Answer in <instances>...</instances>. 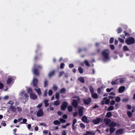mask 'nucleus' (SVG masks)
<instances>
[{
  "label": "nucleus",
  "instance_id": "nucleus-12",
  "mask_svg": "<svg viewBox=\"0 0 135 135\" xmlns=\"http://www.w3.org/2000/svg\"><path fill=\"white\" fill-rule=\"evenodd\" d=\"M72 105L74 108H76L78 107V103L76 100L74 99L73 100Z\"/></svg>",
  "mask_w": 135,
  "mask_h": 135
},
{
  "label": "nucleus",
  "instance_id": "nucleus-60",
  "mask_svg": "<svg viewBox=\"0 0 135 135\" xmlns=\"http://www.w3.org/2000/svg\"><path fill=\"white\" fill-rule=\"evenodd\" d=\"M86 49H82L81 50V49H79L78 51V53H80L81 52V51H83V50H85L86 51Z\"/></svg>",
  "mask_w": 135,
  "mask_h": 135
},
{
  "label": "nucleus",
  "instance_id": "nucleus-16",
  "mask_svg": "<svg viewBox=\"0 0 135 135\" xmlns=\"http://www.w3.org/2000/svg\"><path fill=\"white\" fill-rule=\"evenodd\" d=\"M125 88L124 86H120L119 89L118 91L119 93H121L123 92L125 90Z\"/></svg>",
  "mask_w": 135,
  "mask_h": 135
},
{
  "label": "nucleus",
  "instance_id": "nucleus-38",
  "mask_svg": "<svg viewBox=\"0 0 135 135\" xmlns=\"http://www.w3.org/2000/svg\"><path fill=\"white\" fill-rule=\"evenodd\" d=\"M60 104V102L58 100H57L56 101L54 102V105H56V106H58Z\"/></svg>",
  "mask_w": 135,
  "mask_h": 135
},
{
  "label": "nucleus",
  "instance_id": "nucleus-47",
  "mask_svg": "<svg viewBox=\"0 0 135 135\" xmlns=\"http://www.w3.org/2000/svg\"><path fill=\"white\" fill-rule=\"evenodd\" d=\"M77 122V120L76 119H74L73 120V123H72V125L73 126H74V125H75V124Z\"/></svg>",
  "mask_w": 135,
  "mask_h": 135
},
{
  "label": "nucleus",
  "instance_id": "nucleus-53",
  "mask_svg": "<svg viewBox=\"0 0 135 135\" xmlns=\"http://www.w3.org/2000/svg\"><path fill=\"white\" fill-rule=\"evenodd\" d=\"M102 88V87H101V88H98V89L97 90V91L99 94H100L101 92V89Z\"/></svg>",
  "mask_w": 135,
  "mask_h": 135
},
{
  "label": "nucleus",
  "instance_id": "nucleus-3",
  "mask_svg": "<svg viewBox=\"0 0 135 135\" xmlns=\"http://www.w3.org/2000/svg\"><path fill=\"white\" fill-rule=\"evenodd\" d=\"M20 94L21 96V99L22 100L26 102L28 100V96L24 91L21 92Z\"/></svg>",
  "mask_w": 135,
  "mask_h": 135
},
{
  "label": "nucleus",
  "instance_id": "nucleus-40",
  "mask_svg": "<svg viewBox=\"0 0 135 135\" xmlns=\"http://www.w3.org/2000/svg\"><path fill=\"white\" fill-rule=\"evenodd\" d=\"M123 50L124 51H127L129 50V49L126 46H124L123 47Z\"/></svg>",
  "mask_w": 135,
  "mask_h": 135
},
{
  "label": "nucleus",
  "instance_id": "nucleus-51",
  "mask_svg": "<svg viewBox=\"0 0 135 135\" xmlns=\"http://www.w3.org/2000/svg\"><path fill=\"white\" fill-rule=\"evenodd\" d=\"M65 64L63 63L62 62L60 64V68L61 69H63L64 68V66Z\"/></svg>",
  "mask_w": 135,
  "mask_h": 135
},
{
  "label": "nucleus",
  "instance_id": "nucleus-50",
  "mask_svg": "<svg viewBox=\"0 0 135 135\" xmlns=\"http://www.w3.org/2000/svg\"><path fill=\"white\" fill-rule=\"evenodd\" d=\"M114 40V38L113 37H111L110 39L109 42L111 44L113 42Z\"/></svg>",
  "mask_w": 135,
  "mask_h": 135
},
{
  "label": "nucleus",
  "instance_id": "nucleus-31",
  "mask_svg": "<svg viewBox=\"0 0 135 135\" xmlns=\"http://www.w3.org/2000/svg\"><path fill=\"white\" fill-rule=\"evenodd\" d=\"M119 82L120 83H124L125 81V78H121L119 80Z\"/></svg>",
  "mask_w": 135,
  "mask_h": 135
},
{
  "label": "nucleus",
  "instance_id": "nucleus-1",
  "mask_svg": "<svg viewBox=\"0 0 135 135\" xmlns=\"http://www.w3.org/2000/svg\"><path fill=\"white\" fill-rule=\"evenodd\" d=\"M42 68L41 66L40 65H36V64L34 65L33 68L32 69V72L34 75L38 76L40 74L39 70Z\"/></svg>",
  "mask_w": 135,
  "mask_h": 135
},
{
  "label": "nucleus",
  "instance_id": "nucleus-15",
  "mask_svg": "<svg viewBox=\"0 0 135 135\" xmlns=\"http://www.w3.org/2000/svg\"><path fill=\"white\" fill-rule=\"evenodd\" d=\"M104 122L106 126H108L111 122V120L110 119H104Z\"/></svg>",
  "mask_w": 135,
  "mask_h": 135
},
{
  "label": "nucleus",
  "instance_id": "nucleus-56",
  "mask_svg": "<svg viewBox=\"0 0 135 135\" xmlns=\"http://www.w3.org/2000/svg\"><path fill=\"white\" fill-rule=\"evenodd\" d=\"M16 109L18 112H21L22 111V109L20 107H17Z\"/></svg>",
  "mask_w": 135,
  "mask_h": 135
},
{
  "label": "nucleus",
  "instance_id": "nucleus-48",
  "mask_svg": "<svg viewBox=\"0 0 135 135\" xmlns=\"http://www.w3.org/2000/svg\"><path fill=\"white\" fill-rule=\"evenodd\" d=\"M58 87L55 85H54L53 86V90L54 91H56L58 89Z\"/></svg>",
  "mask_w": 135,
  "mask_h": 135
},
{
  "label": "nucleus",
  "instance_id": "nucleus-13",
  "mask_svg": "<svg viewBox=\"0 0 135 135\" xmlns=\"http://www.w3.org/2000/svg\"><path fill=\"white\" fill-rule=\"evenodd\" d=\"M117 124L115 122H112L110 123L109 127L114 128L116 126Z\"/></svg>",
  "mask_w": 135,
  "mask_h": 135
},
{
  "label": "nucleus",
  "instance_id": "nucleus-59",
  "mask_svg": "<svg viewBox=\"0 0 135 135\" xmlns=\"http://www.w3.org/2000/svg\"><path fill=\"white\" fill-rule=\"evenodd\" d=\"M52 94V91L51 90H49L48 92V94L49 96H51Z\"/></svg>",
  "mask_w": 135,
  "mask_h": 135
},
{
  "label": "nucleus",
  "instance_id": "nucleus-35",
  "mask_svg": "<svg viewBox=\"0 0 135 135\" xmlns=\"http://www.w3.org/2000/svg\"><path fill=\"white\" fill-rule=\"evenodd\" d=\"M114 109V107L113 106H109L107 109V111H110V110H113Z\"/></svg>",
  "mask_w": 135,
  "mask_h": 135
},
{
  "label": "nucleus",
  "instance_id": "nucleus-62",
  "mask_svg": "<svg viewBox=\"0 0 135 135\" xmlns=\"http://www.w3.org/2000/svg\"><path fill=\"white\" fill-rule=\"evenodd\" d=\"M113 89V88H112L111 89L107 88L106 89V91L107 92H110Z\"/></svg>",
  "mask_w": 135,
  "mask_h": 135
},
{
  "label": "nucleus",
  "instance_id": "nucleus-9",
  "mask_svg": "<svg viewBox=\"0 0 135 135\" xmlns=\"http://www.w3.org/2000/svg\"><path fill=\"white\" fill-rule=\"evenodd\" d=\"M91 100V99L90 98H89L86 99H84L83 101L84 104L88 105L89 104Z\"/></svg>",
  "mask_w": 135,
  "mask_h": 135
},
{
  "label": "nucleus",
  "instance_id": "nucleus-8",
  "mask_svg": "<svg viewBox=\"0 0 135 135\" xmlns=\"http://www.w3.org/2000/svg\"><path fill=\"white\" fill-rule=\"evenodd\" d=\"M124 132L123 129H120L117 130L115 133L116 135H119L122 134Z\"/></svg>",
  "mask_w": 135,
  "mask_h": 135
},
{
  "label": "nucleus",
  "instance_id": "nucleus-4",
  "mask_svg": "<svg viewBox=\"0 0 135 135\" xmlns=\"http://www.w3.org/2000/svg\"><path fill=\"white\" fill-rule=\"evenodd\" d=\"M125 42L128 45L133 44L135 42L134 39L132 37H129L126 40Z\"/></svg>",
  "mask_w": 135,
  "mask_h": 135
},
{
  "label": "nucleus",
  "instance_id": "nucleus-33",
  "mask_svg": "<svg viewBox=\"0 0 135 135\" xmlns=\"http://www.w3.org/2000/svg\"><path fill=\"white\" fill-rule=\"evenodd\" d=\"M68 109L69 112H71L73 110V107L69 105L68 107Z\"/></svg>",
  "mask_w": 135,
  "mask_h": 135
},
{
  "label": "nucleus",
  "instance_id": "nucleus-37",
  "mask_svg": "<svg viewBox=\"0 0 135 135\" xmlns=\"http://www.w3.org/2000/svg\"><path fill=\"white\" fill-rule=\"evenodd\" d=\"M115 100L116 102H119L120 101V98L118 97H116L115 98Z\"/></svg>",
  "mask_w": 135,
  "mask_h": 135
},
{
  "label": "nucleus",
  "instance_id": "nucleus-64",
  "mask_svg": "<svg viewBox=\"0 0 135 135\" xmlns=\"http://www.w3.org/2000/svg\"><path fill=\"white\" fill-rule=\"evenodd\" d=\"M63 118L65 119H66L68 118V116L66 114H65L63 115L62 116Z\"/></svg>",
  "mask_w": 135,
  "mask_h": 135
},
{
  "label": "nucleus",
  "instance_id": "nucleus-28",
  "mask_svg": "<svg viewBox=\"0 0 135 135\" xmlns=\"http://www.w3.org/2000/svg\"><path fill=\"white\" fill-rule=\"evenodd\" d=\"M89 89L91 93H93L94 92V89L92 86H90Z\"/></svg>",
  "mask_w": 135,
  "mask_h": 135
},
{
  "label": "nucleus",
  "instance_id": "nucleus-11",
  "mask_svg": "<svg viewBox=\"0 0 135 135\" xmlns=\"http://www.w3.org/2000/svg\"><path fill=\"white\" fill-rule=\"evenodd\" d=\"M81 120L83 122L87 123H88L89 122V121L85 116H84L82 117Z\"/></svg>",
  "mask_w": 135,
  "mask_h": 135
},
{
  "label": "nucleus",
  "instance_id": "nucleus-19",
  "mask_svg": "<svg viewBox=\"0 0 135 135\" xmlns=\"http://www.w3.org/2000/svg\"><path fill=\"white\" fill-rule=\"evenodd\" d=\"M34 90L37 92L38 94L39 95H41V91L40 89V88H38V89H36L35 88L34 89Z\"/></svg>",
  "mask_w": 135,
  "mask_h": 135
},
{
  "label": "nucleus",
  "instance_id": "nucleus-45",
  "mask_svg": "<svg viewBox=\"0 0 135 135\" xmlns=\"http://www.w3.org/2000/svg\"><path fill=\"white\" fill-rule=\"evenodd\" d=\"M32 90L31 88H29L28 89L27 92L29 94L31 93H32Z\"/></svg>",
  "mask_w": 135,
  "mask_h": 135
},
{
  "label": "nucleus",
  "instance_id": "nucleus-39",
  "mask_svg": "<svg viewBox=\"0 0 135 135\" xmlns=\"http://www.w3.org/2000/svg\"><path fill=\"white\" fill-rule=\"evenodd\" d=\"M70 123H67L66 124V125H63L62 126V128H66L67 126H68L70 125Z\"/></svg>",
  "mask_w": 135,
  "mask_h": 135
},
{
  "label": "nucleus",
  "instance_id": "nucleus-29",
  "mask_svg": "<svg viewBox=\"0 0 135 135\" xmlns=\"http://www.w3.org/2000/svg\"><path fill=\"white\" fill-rule=\"evenodd\" d=\"M86 133L90 135H95V133L94 132H92L91 131H86Z\"/></svg>",
  "mask_w": 135,
  "mask_h": 135
},
{
  "label": "nucleus",
  "instance_id": "nucleus-44",
  "mask_svg": "<svg viewBox=\"0 0 135 135\" xmlns=\"http://www.w3.org/2000/svg\"><path fill=\"white\" fill-rule=\"evenodd\" d=\"M7 104H10L11 105L10 106H12L14 104V102H13L12 101L10 100L7 103Z\"/></svg>",
  "mask_w": 135,
  "mask_h": 135
},
{
  "label": "nucleus",
  "instance_id": "nucleus-30",
  "mask_svg": "<svg viewBox=\"0 0 135 135\" xmlns=\"http://www.w3.org/2000/svg\"><path fill=\"white\" fill-rule=\"evenodd\" d=\"M66 89L65 88H62L60 91V93L61 94H64L65 93Z\"/></svg>",
  "mask_w": 135,
  "mask_h": 135
},
{
  "label": "nucleus",
  "instance_id": "nucleus-36",
  "mask_svg": "<svg viewBox=\"0 0 135 135\" xmlns=\"http://www.w3.org/2000/svg\"><path fill=\"white\" fill-rule=\"evenodd\" d=\"M116 31L118 33H120L122 32V29L121 28H118Z\"/></svg>",
  "mask_w": 135,
  "mask_h": 135
},
{
  "label": "nucleus",
  "instance_id": "nucleus-49",
  "mask_svg": "<svg viewBox=\"0 0 135 135\" xmlns=\"http://www.w3.org/2000/svg\"><path fill=\"white\" fill-rule=\"evenodd\" d=\"M27 122V119L24 118L23 119V122H21V124H25Z\"/></svg>",
  "mask_w": 135,
  "mask_h": 135
},
{
  "label": "nucleus",
  "instance_id": "nucleus-27",
  "mask_svg": "<svg viewBox=\"0 0 135 135\" xmlns=\"http://www.w3.org/2000/svg\"><path fill=\"white\" fill-rule=\"evenodd\" d=\"M48 101L47 99H45L44 100V102L46 107H47L49 105V103H48Z\"/></svg>",
  "mask_w": 135,
  "mask_h": 135
},
{
  "label": "nucleus",
  "instance_id": "nucleus-54",
  "mask_svg": "<svg viewBox=\"0 0 135 135\" xmlns=\"http://www.w3.org/2000/svg\"><path fill=\"white\" fill-rule=\"evenodd\" d=\"M62 135H67L66 131L65 130H63L61 133Z\"/></svg>",
  "mask_w": 135,
  "mask_h": 135
},
{
  "label": "nucleus",
  "instance_id": "nucleus-52",
  "mask_svg": "<svg viewBox=\"0 0 135 135\" xmlns=\"http://www.w3.org/2000/svg\"><path fill=\"white\" fill-rule=\"evenodd\" d=\"M119 41L122 43H124V40L120 38H118Z\"/></svg>",
  "mask_w": 135,
  "mask_h": 135
},
{
  "label": "nucleus",
  "instance_id": "nucleus-26",
  "mask_svg": "<svg viewBox=\"0 0 135 135\" xmlns=\"http://www.w3.org/2000/svg\"><path fill=\"white\" fill-rule=\"evenodd\" d=\"M53 123L55 125H60L61 124V122L58 120H55L54 121Z\"/></svg>",
  "mask_w": 135,
  "mask_h": 135
},
{
  "label": "nucleus",
  "instance_id": "nucleus-43",
  "mask_svg": "<svg viewBox=\"0 0 135 135\" xmlns=\"http://www.w3.org/2000/svg\"><path fill=\"white\" fill-rule=\"evenodd\" d=\"M127 114L128 116L129 117H131L132 116V113L130 111H128L127 112Z\"/></svg>",
  "mask_w": 135,
  "mask_h": 135
},
{
  "label": "nucleus",
  "instance_id": "nucleus-42",
  "mask_svg": "<svg viewBox=\"0 0 135 135\" xmlns=\"http://www.w3.org/2000/svg\"><path fill=\"white\" fill-rule=\"evenodd\" d=\"M44 86L45 87L47 86L48 84V81L47 80H45L44 82Z\"/></svg>",
  "mask_w": 135,
  "mask_h": 135
},
{
  "label": "nucleus",
  "instance_id": "nucleus-10",
  "mask_svg": "<svg viewBox=\"0 0 135 135\" xmlns=\"http://www.w3.org/2000/svg\"><path fill=\"white\" fill-rule=\"evenodd\" d=\"M101 120V118H98L92 120V122L94 124H99Z\"/></svg>",
  "mask_w": 135,
  "mask_h": 135
},
{
  "label": "nucleus",
  "instance_id": "nucleus-5",
  "mask_svg": "<svg viewBox=\"0 0 135 135\" xmlns=\"http://www.w3.org/2000/svg\"><path fill=\"white\" fill-rule=\"evenodd\" d=\"M38 82V80L35 78H34L32 80V84L34 87L37 88V84Z\"/></svg>",
  "mask_w": 135,
  "mask_h": 135
},
{
  "label": "nucleus",
  "instance_id": "nucleus-17",
  "mask_svg": "<svg viewBox=\"0 0 135 135\" xmlns=\"http://www.w3.org/2000/svg\"><path fill=\"white\" fill-rule=\"evenodd\" d=\"M82 108H80L78 110V113L80 117H81L83 115V107H82Z\"/></svg>",
  "mask_w": 135,
  "mask_h": 135
},
{
  "label": "nucleus",
  "instance_id": "nucleus-34",
  "mask_svg": "<svg viewBox=\"0 0 135 135\" xmlns=\"http://www.w3.org/2000/svg\"><path fill=\"white\" fill-rule=\"evenodd\" d=\"M60 95V94L58 92H57L56 93L55 97L58 100L59 99Z\"/></svg>",
  "mask_w": 135,
  "mask_h": 135
},
{
  "label": "nucleus",
  "instance_id": "nucleus-41",
  "mask_svg": "<svg viewBox=\"0 0 135 135\" xmlns=\"http://www.w3.org/2000/svg\"><path fill=\"white\" fill-rule=\"evenodd\" d=\"M80 126L81 128L84 129L85 128V126L84 124L83 123H80Z\"/></svg>",
  "mask_w": 135,
  "mask_h": 135
},
{
  "label": "nucleus",
  "instance_id": "nucleus-24",
  "mask_svg": "<svg viewBox=\"0 0 135 135\" xmlns=\"http://www.w3.org/2000/svg\"><path fill=\"white\" fill-rule=\"evenodd\" d=\"M78 80L81 83H84L85 82V80L84 78L81 77L78 78Z\"/></svg>",
  "mask_w": 135,
  "mask_h": 135
},
{
  "label": "nucleus",
  "instance_id": "nucleus-46",
  "mask_svg": "<svg viewBox=\"0 0 135 135\" xmlns=\"http://www.w3.org/2000/svg\"><path fill=\"white\" fill-rule=\"evenodd\" d=\"M84 63L86 65L88 66H90V65L89 63L88 62V61L87 60H85L84 61Z\"/></svg>",
  "mask_w": 135,
  "mask_h": 135
},
{
  "label": "nucleus",
  "instance_id": "nucleus-55",
  "mask_svg": "<svg viewBox=\"0 0 135 135\" xmlns=\"http://www.w3.org/2000/svg\"><path fill=\"white\" fill-rule=\"evenodd\" d=\"M64 74V71L60 72L59 73V77H60L63 76V75Z\"/></svg>",
  "mask_w": 135,
  "mask_h": 135
},
{
  "label": "nucleus",
  "instance_id": "nucleus-18",
  "mask_svg": "<svg viewBox=\"0 0 135 135\" xmlns=\"http://www.w3.org/2000/svg\"><path fill=\"white\" fill-rule=\"evenodd\" d=\"M9 109L13 112H15L16 111V108L14 106H10L9 107Z\"/></svg>",
  "mask_w": 135,
  "mask_h": 135
},
{
  "label": "nucleus",
  "instance_id": "nucleus-7",
  "mask_svg": "<svg viewBox=\"0 0 135 135\" xmlns=\"http://www.w3.org/2000/svg\"><path fill=\"white\" fill-rule=\"evenodd\" d=\"M44 115V112L41 109H40L37 113V115L38 117H41Z\"/></svg>",
  "mask_w": 135,
  "mask_h": 135
},
{
  "label": "nucleus",
  "instance_id": "nucleus-23",
  "mask_svg": "<svg viewBox=\"0 0 135 135\" xmlns=\"http://www.w3.org/2000/svg\"><path fill=\"white\" fill-rule=\"evenodd\" d=\"M112 115V113L111 112H108L106 115V117H108L110 118L111 117Z\"/></svg>",
  "mask_w": 135,
  "mask_h": 135
},
{
  "label": "nucleus",
  "instance_id": "nucleus-63",
  "mask_svg": "<svg viewBox=\"0 0 135 135\" xmlns=\"http://www.w3.org/2000/svg\"><path fill=\"white\" fill-rule=\"evenodd\" d=\"M111 49L112 50H113L114 49L115 47L114 45H111L110 46Z\"/></svg>",
  "mask_w": 135,
  "mask_h": 135
},
{
  "label": "nucleus",
  "instance_id": "nucleus-58",
  "mask_svg": "<svg viewBox=\"0 0 135 135\" xmlns=\"http://www.w3.org/2000/svg\"><path fill=\"white\" fill-rule=\"evenodd\" d=\"M60 122L62 123H64L66 122V120H65L62 118L60 119Z\"/></svg>",
  "mask_w": 135,
  "mask_h": 135
},
{
  "label": "nucleus",
  "instance_id": "nucleus-21",
  "mask_svg": "<svg viewBox=\"0 0 135 135\" xmlns=\"http://www.w3.org/2000/svg\"><path fill=\"white\" fill-rule=\"evenodd\" d=\"M115 129L114 128L110 127L109 130L110 131V133L111 134L113 133L115 131Z\"/></svg>",
  "mask_w": 135,
  "mask_h": 135
},
{
  "label": "nucleus",
  "instance_id": "nucleus-14",
  "mask_svg": "<svg viewBox=\"0 0 135 135\" xmlns=\"http://www.w3.org/2000/svg\"><path fill=\"white\" fill-rule=\"evenodd\" d=\"M30 98L31 99L35 100L37 99V96L32 93H31L30 95Z\"/></svg>",
  "mask_w": 135,
  "mask_h": 135
},
{
  "label": "nucleus",
  "instance_id": "nucleus-2",
  "mask_svg": "<svg viewBox=\"0 0 135 135\" xmlns=\"http://www.w3.org/2000/svg\"><path fill=\"white\" fill-rule=\"evenodd\" d=\"M110 52L108 49H105L102 51V55L104 59L106 60L109 59Z\"/></svg>",
  "mask_w": 135,
  "mask_h": 135
},
{
  "label": "nucleus",
  "instance_id": "nucleus-6",
  "mask_svg": "<svg viewBox=\"0 0 135 135\" xmlns=\"http://www.w3.org/2000/svg\"><path fill=\"white\" fill-rule=\"evenodd\" d=\"M68 105V104L66 102H63L61 106V109L62 110H65Z\"/></svg>",
  "mask_w": 135,
  "mask_h": 135
},
{
  "label": "nucleus",
  "instance_id": "nucleus-22",
  "mask_svg": "<svg viewBox=\"0 0 135 135\" xmlns=\"http://www.w3.org/2000/svg\"><path fill=\"white\" fill-rule=\"evenodd\" d=\"M12 81V78H8L7 80V83L8 84H11Z\"/></svg>",
  "mask_w": 135,
  "mask_h": 135
},
{
  "label": "nucleus",
  "instance_id": "nucleus-25",
  "mask_svg": "<svg viewBox=\"0 0 135 135\" xmlns=\"http://www.w3.org/2000/svg\"><path fill=\"white\" fill-rule=\"evenodd\" d=\"M55 73V71L53 70L51 71L49 74V76L50 77L54 75Z\"/></svg>",
  "mask_w": 135,
  "mask_h": 135
},
{
  "label": "nucleus",
  "instance_id": "nucleus-20",
  "mask_svg": "<svg viewBox=\"0 0 135 135\" xmlns=\"http://www.w3.org/2000/svg\"><path fill=\"white\" fill-rule=\"evenodd\" d=\"M91 95L92 97L96 99L98 97V95L96 93H91Z\"/></svg>",
  "mask_w": 135,
  "mask_h": 135
},
{
  "label": "nucleus",
  "instance_id": "nucleus-32",
  "mask_svg": "<svg viewBox=\"0 0 135 135\" xmlns=\"http://www.w3.org/2000/svg\"><path fill=\"white\" fill-rule=\"evenodd\" d=\"M78 70L80 74H82L83 73V70L81 67H79L78 68Z\"/></svg>",
  "mask_w": 135,
  "mask_h": 135
},
{
  "label": "nucleus",
  "instance_id": "nucleus-61",
  "mask_svg": "<svg viewBox=\"0 0 135 135\" xmlns=\"http://www.w3.org/2000/svg\"><path fill=\"white\" fill-rule=\"evenodd\" d=\"M116 81H112L111 82L112 85H114L117 84V83L115 82Z\"/></svg>",
  "mask_w": 135,
  "mask_h": 135
},
{
  "label": "nucleus",
  "instance_id": "nucleus-57",
  "mask_svg": "<svg viewBox=\"0 0 135 135\" xmlns=\"http://www.w3.org/2000/svg\"><path fill=\"white\" fill-rule=\"evenodd\" d=\"M110 102V100L109 99H107L105 102V104H106L108 105V104Z\"/></svg>",
  "mask_w": 135,
  "mask_h": 135
}]
</instances>
